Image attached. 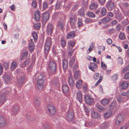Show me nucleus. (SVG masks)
<instances>
[{
	"instance_id": "58",
	"label": "nucleus",
	"mask_w": 129,
	"mask_h": 129,
	"mask_svg": "<svg viewBox=\"0 0 129 129\" xmlns=\"http://www.w3.org/2000/svg\"><path fill=\"white\" fill-rule=\"evenodd\" d=\"M124 78L125 79L129 78V71L126 73L124 75Z\"/></svg>"
},
{
	"instance_id": "63",
	"label": "nucleus",
	"mask_w": 129,
	"mask_h": 129,
	"mask_svg": "<svg viewBox=\"0 0 129 129\" xmlns=\"http://www.w3.org/2000/svg\"><path fill=\"white\" fill-rule=\"evenodd\" d=\"M61 6V5H60V3L58 2L56 4L55 8L57 9H59L60 8Z\"/></svg>"
},
{
	"instance_id": "51",
	"label": "nucleus",
	"mask_w": 129,
	"mask_h": 129,
	"mask_svg": "<svg viewBox=\"0 0 129 129\" xmlns=\"http://www.w3.org/2000/svg\"><path fill=\"white\" fill-rule=\"evenodd\" d=\"M92 20L90 18H86L85 19V22L87 23H90L92 22Z\"/></svg>"
},
{
	"instance_id": "48",
	"label": "nucleus",
	"mask_w": 129,
	"mask_h": 129,
	"mask_svg": "<svg viewBox=\"0 0 129 129\" xmlns=\"http://www.w3.org/2000/svg\"><path fill=\"white\" fill-rule=\"evenodd\" d=\"M89 66H91L95 69L97 68L98 67V65L96 63L93 62H91Z\"/></svg>"
},
{
	"instance_id": "64",
	"label": "nucleus",
	"mask_w": 129,
	"mask_h": 129,
	"mask_svg": "<svg viewBox=\"0 0 129 129\" xmlns=\"http://www.w3.org/2000/svg\"><path fill=\"white\" fill-rule=\"evenodd\" d=\"M4 66L5 68L6 69H7V68H8L9 67V63L8 62H5L4 63Z\"/></svg>"
},
{
	"instance_id": "16",
	"label": "nucleus",
	"mask_w": 129,
	"mask_h": 129,
	"mask_svg": "<svg viewBox=\"0 0 129 129\" xmlns=\"http://www.w3.org/2000/svg\"><path fill=\"white\" fill-rule=\"evenodd\" d=\"M34 16L35 20L37 21H39L40 20V13L39 11H36L35 12L34 14Z\"/></svg>"
},
{
	"instance_id": "25",
	"label": "nucleus",
	"mask_w": 129,
	"mask_h": 129,
	"mask_svg": "<svg viewBox=\"0 0 129 129\" xmlns=\"http://www.w3.org/2000/svg\"><path fill=\"white\" fill-rule=\"evenodd\" d=\"M129 83L127 81H123L121 85L122 89L126 88L128 85Z\"/></svg>"
},
{
	"instance_id": "12",
	"label": "nucleus",
	"mask_w": 129,
	"mask_h": 129,
	"mask_svg": "<svg viewBox=\"0 0 129 129\" xmlns=\"http://www.w3.org/2000/svg\"><path fill=\"white\" fill-rule=\"evenodd\" d=\"M2 78L5 82H9L10 80V78L9 75L6 73H5L3 75Z\"/></svg>"
},
{
	"instance_id": "18",
	"label": "nucleus",
	"mask_w": 129,
	"mask_h": 129,
	"mask_svg": "<svg viewBox=\"0 0 129 129\" xmlns=\"http://www.w3.org/2000/svg\"><path fill=\"white\" fill-rule=\"evenodd\" d=\"M28 52L27 51H24L21 54L20 59L22 60L26 58L27 56Z\"/></svg>"
},
{
	"instance_id": "34",
	"label": "nucleus",
	"mask_w": 129,
	"mask_h": 129,
	"mask_svg": "<svg viewBox=\"0 0 129 129\" xmlns=\"http://www.w3.org/2000/svg\"><path fill=\"white\" fill-rule=\"evenodd\" d=\"M82 82L81 80H79L77 81L76 86L78 88H80L82 86Z\"/></svg>"
},
{
	"instance_id": "21",
	"label": "nucleus",
	"mask_w": 129,
	"mask_h": 129,
	"mask_svg": "<svg viewBox=\"0 0 129 129\" xmlns=\"http://www.w3.org/2000/svg\"><path fill=\"white\" fill-rule=\"evenodd\" d=\"M20 110V108L19 106L15 105L14 106L13 110L12 112H13L14 114H16L19 112Z\"/></svg>"
},
{
	"instance_id": "19",
	"label": "nucleus",
	"mask_w": 129,
	"mask_h": 129,
	"mask_svg": "<svg viewBox=\"0 0 129 129\" xmlns=\"http://www.w3.org/2000/svg\"><path fill=\"white\" fill-rule=\"evenodd\" d=\"M62 63L63 69H66L68 67V61L66 58H64L62 60Z\"/></svg>"
},
{
	"instance_id": "9",
	"label": "nucleus",
	"mask_w": 129,
	"mask_h": 129,
	"mask_svg": "<svg viewBox=\"0 0 129 129\" xmlns=\"http://www.w3.org/2000/svg\"><path fill=\"white\" fill-rule=\"evenodd\" d=\"M106 7L109 10H111L114 8V5L111 1H109L107 3Z\"/></svg>"
},
{
	"instance_id": "11",
	"label": "nucleus",
	"mask_w": 129,
	"mask_h": 129,
	"mask_svg": "<svg viewBox=\"0 0 129 129\" xmlns=\"http://www.w3.org/2000/svg\"><path fill=\"white\" fill-rule=\"evenodd\" d=\"M53 29V25L51 24H49L47 26V31L48 35H51Z\"/></svg>"
},
{
	"instance_id": "44",
	"label": "nucleus",
	"mask_w": 129,
	"mask_h": 129,
	"mask_svg": "<svg viewBox=\"0 0 129 129\" xmlns=\"http://www.w3.org/2000/svg\"><path fill=\"white\" fill-rule=\"evenodd\" d=\"M34 102L36 105H38L41 103V102L40 99L35 98L34 100Z\"/></svg>"
},
{
	"instance_id": "53",
	"label": "nucleus",
	"mask_w": 129,
	"mask_h": 129,
	"mask_svg": "<svg viewBox=\"0 0 129 129\" xmlns=\"http://www.w3.org/2000/svg\"><path fill=\"white\" fill-rule=\"evenodd\" d=\"M32 6L34 8H36L37 6V3L36 1L34 0L32 3Z\"/></svg>"
},
{
	"instance_id": "32",
	"label": "nucleus",
	"mask_w": 129,
	"mask_h": 129,
	"mask_svg": "<svg viewBox=\"0 0 129 129\" xmlns=\"http://www.w3.org/2000/svg\"><path fill=\"white\" fill-rule=\"evenodd\" d=\"M58 26L61 29H62L64 27V23L63 21H59L58 22Z\"/></svg>"
},
{
	"instance_id": "14",
	"label": "nucleus",
	"mask_w": 129,
	"mask_h": 129,
	"mask_svg": "<svg viewBox=\"0 0 129 129\" xmlns=\"http://www.w3.org/2000/svg\"><path fill=\"white\" fill-rule=\"evenodd\" d=\"M49 15L48 12L47 11L43 14L42 18L44 20L47 21L49 19Z\"/></svg>"
},
{
	"instance_id": "54",
	"label": "nucleus",
	"mask_w": 129,
	"mask_h": 129,
	"mask_svg": "<svg viewBox=\"0 0 129 129\" xmlns=\"http://www.w3.org/2000/svg\"><path fill=\"white\" fill-rule=\"evenodd\" d=\"M103 78V77L102 76H100V77L99 78V80L97 81V82H96V83L95 84V85L96 86H97L98 85L99 83L101 82V81H102V80Z\"/></svg>"
},
{
	"instance_id": "28",
	"label": "nucleus",
	"mask_w": 129,
	"mask_h": 129,
	"mask_svg": "<svg viewBox=\"0 0 129 129\" xmlns=\"http://www.w3.org/2000/svg\"><path fill=\"white\" fill-rule=\"evenodd\" d=\"M85 9L83 8H81L78 11L79 15L82 16L84 17L85 16Z\"/></svg>"
},
{
	"instance_id": "57",
	"label": "nucleus",
	"mask_w": 129,
	"mask_h": 129,
	"mask_svg": "<svg viewBox=\"0 0 129 129\" xmlns=\"http://www.w3.org/2000/svg\"><path fill=\"white\" fill-rule=\"evenodd\" d=\"M50 46L48 45H45L44 50L46 51H49Z\"/></svg>"
},
{
	"instance_id": "3",
	"label": "nucleus",
	"mask_w": 129,
	"mask_h": 129,
	"mask_svg": "<svg viewBox=\"0 0 129 129\" xmlns=\"http://www.w3.org/2000/svg\"><path fill=\"white\" fill-rule=\"evenodd\" d=\"M16 73L17 75V76L19 77L18 79V80L19 83H22L24 80L25 75L24 73H23L20 71V70L17 69L16 70Z\"/></svg>"
},
{
	"instance_id": "33",
	"label": "nucleus",
	"mask_w": 129,
	"mask_h": 129,
	"mask_svg": "<svg viewBox=\"0 0 129 129\" xmlns=\"http://www.w3.org/2000/svg\"><path fill=\"white\" fill-rule=\"evenodd\" d=\"M116 106L115 103H112L109 107V109L110 111H111L112 112V110Z\"/></svg>"
},
{
	"instance_id": "13",
	"label": "nucleus",
	"mask_w": 129,
	"mask_h": 129,
	"mask_svg": "<svg viewBox=\"0 0 129 129\" xmlns=\"http://www.w3.org/2000/svg\"><path fill=\"white\" fill-rule=\"evenodd\" d=\"M91 117L94 119L100 118V114H98L96 112L93 111L91 113Z\"/></svg>"
},
{
	"instance_id": "56",
	"label": "nucleus",
	"mask_w": 129,
	"mask_h": 129,
	"mask_svg": "<svg viewBox=\"0 0 129 129\" xmlns=\"http://www.w3.org/2000/svg\"><path fill=\"white\" fill-rule=\"evenodd\" d=\"M121 28V26L120 24H118L116 26V28L117 31H119Z\"/></svg>"
},
{
	"instance_id": "50",
	"label": "nucleus",
	"mask_w": 129,
	"mask_h": 129,
	"mask_svg": "<svg viewBox=\"0 0 129 129\" xmlns=\"http://www.w3.org/2000/svg\"><path fill=\"white\" fill-rule=\"evenodd\" d=\"M88 15L89 17L92 18L94 17L95 16V14L90 12H88Z\"/></svg>"
},
{
	"instance_id": "20",
	"label": "nucleus",
	"mask_w": 129,
	"mask_h": 129,
	"mask_svg": "<svg viewBox=\"0 0 129 129\" xmlns=\"http://www.w3.org/2000/svg\"><path fill=\"white\" fill-rule=\"evenodd\" d=\"M81 95V93L80 91H78L77 93V98L80 103H82V98Z\"/></svg>"
},
{
	"instance_id": "55",
	"label": "nucleus",
	"mask_w": 129,
	"mask_h": 129,
	"mask_svg": "<svg viewBox=\"0 0 129 129\" xmlns=\"http://www.w3.org/2000/svg\"><path fill=\"white\" fill-rule=\"evenodd\" d=\"M99 77V74L98 73H95L93 76V78L95 80L98 79Z\"/></svg>"
},
{
	"instance_id": "4",
	"label": "nucleus",
	"mask_w": 129,
	"mask_h": 129,
	"mask_svg": "<svg viewBox=\"0 0 129 129\" xmlns=\"http://www.w3.org/2000/svg\"><path fill=\"white\" fill-rule=\"evenodd\" d=\"M48 114L50 115H54L56 112V108L53 106L49 105L47 106Z\"/></svg>"
},
{
	"instance_id": "42",
	"label": "nucleus",
	"mask_w": 129,
	"mask_h": 129,
	"mask_svg": "<svg viewBox=\"0 0 129 129\" xmlns=\"http://www.w3.org/2000/svg\"><path fill=\"white\" fill-rule=\"evenodd\" d=\"M42 128L43 129H49L50 128L49 125L47 123L42 124Z\"/></svg>"
},
{
	"instance_id": "49",
	"label": "nucleus",
	"mask_w": 129,
	"mask_h": 129,
	"mask_svg": "<svg viewBox=\"0 0 129 129\" xmlns=\"http://www.w3.org/2000/svg\"><path fill=\"white\" fill-rule=\"evenodd\" d=\"M120 34L119 36V38L121 40L124 39L125 38V36L124 34L121 33V32H120Z\"/></svg>"
},
{
	"instance_id": "41",
	"label": "nucleus",
	"mask_w": 129,
	"mask_h": 129,
	"mask_svg": "<svg viewBox=\"0 0 129 129\" xmlns=\"http://www.w3.org/2000/svg\"><path fill=\"white\" fill-rule=\"evenodd\" d=\"M106 12L107 11L106 9L105 8H103L101 9L100 14H101L102 16H103L105 15Z\"/></svg>"
},
{
	"instance_id": "17",
	"label": "nucleus",
	"mask_w": 129,
	"mask_h": 129,
	"mask_svg": "<svg viewBox=\"0 0 129 129\" xmlns=\"http://www.w3.org/2000/svg\"><path fill=\"white\" fill-rule=\"evenodd\" d=\"M62 89L63 93H67L68 91L69 90V87L68 85L66 84L63 85L62 86Z\"/></svg>"
},
{
	"instance_id": "10",
	"label": "nucleus",
	"mask_w": 129,
	"mask_h": 129,
	"mask_svg": "<svg viewBox=\"0 0 129 129\" xmlns=\"http://www.w3.org/2000/svg\"><path fill=\"white\" fill-rule=\"evenodd\" d=\"M68 115L67 116V120L68 121H71L73 119L74 114L73 111H68L67 112Z\"/></svg>"
},
{
	"instance_id": "1",
	"label": "nucleus",
	"mask_w": 129,
	"mask_h": 129,
	"mask_svg": "<svg viewBox=\"0 0 129 129\" xmlns=\"http://www.w3.org/2000/svg\"><path fill=\"white\" fill-rule=\"evenodd\" d=\"M45 77V76L42 74H41L38 77L37 85L39 89L41 90L42 89L44 84V79Z\"/></svg>"
},
{
	"instance_id": "45",
	"label": "nucleus",
	"mask_w": 129,
	"mask_h": 129,
	"mask_svg": "<svg viewBox=\"0 0 129 129\" xmlns=\"http://www.w3.org/2000/svg\"><path fill=\"white\" fill-rule=\"evenodd\" d=\"M33 36L34 39L35 41H36L37 40L38 35L36 32H34L32 34Z\"/></svg>"
},
{
	"instance_id": "46",
	"label": "nucleus",
	"mask_w": 129,
	"mask_h": 129,
	"mask_svg": "<svg viewBox=\"0 0 129 129\" xmlns=\"http://www.w3.org/2000/svg\"><path fill=\"white\" fill-rule=\"evenodd\" d=\"M101 66L103 69L105 70L107 69V66L105 63H104L103 61L101 62Z\"/></svg>"
},
{
	"instance_id": "39",
	"label": "nucleus",
	"mask_w": 129,
	"mask_h": 129,
	"mask_svg": "<svg viewBox=\"0 0 129 129\" xmlns=\"http://www.w3.org/2000/svg\"><path fill=\"white\" fill-rule=\"evenodd\" d=\"M96 108L98 109V110L100 112H101L104 110L105 109L102 106L100 105H98L96 106Z\"/></svg>"
},
{
	"instance_id": "29",
	"label": "nucleus",
	"mask_w": 129,
	"mask_h": 129,
	"mask_svg": "<svg viewBox=\"0 0 129 129\" xmlns=\"http://www.w3.org/2000/svg\"><path fill=\"white\" fill-rule=\"evenodd\" d=\"M69 84L71 86L73 87L75 85V81L73 80L72 78H70L68 80Z\"/></svg>"
},
{
	"instance_id": "2",
	"label": "nucleus",
	"mask_w": 129,
	"mask_h": 129,
	"mask_svg": "<svg viewBox=\"0 0 129 129\" xmlns=\"http://www.w3.org/2000/svg\"><path fill=\"white\" fill-rule=\"evenodd\" d=\"M9 92L5 90H2L0 93V104H3L6 100V97Z\"/></svg>"
},
{
	"instance_id": "26",
	"label": "nucleus",
	"mask_w": 129,
	"mask_h": 129,
	"mask_svg": "<svg viewBox=\"0 0 129 129\" xmlns=\"http://www.w3.org/2000/svg\"><path fill=\"white\" fill-rule=\"evenodd\" d=\"M112 113L111 111L109 110L104 114V117L106 118H109L111 115Z\"/></svg>"
},
{
	"instance_id": "7",
	"label": "nucleus",
	"mask_w": 129,
	"mask_h": 129,
	"mask_svg": "<svg viewBox=\"0 0 129 129\" xmlns=\"http://www.w3.org/2000/svg\"><path fill=\"white\" fill-rule=\"evenodd\" d=\"M49 69L52 72H55L56 69V63L53 62H50L49 65Z\"/></svg>"
},
{
	"instance_id": "23",
	"label": "nucleus",
	"mask_w": 129,
	"mask_h": 129,
	"mask_svg": "<svg viewBox=\"0 0 129 129\" xmlns=\"http://www.w3.org/2000/svg\"><path fill=\"white\" fill-rule=\"evenodd\" d=\"M111 18L108 17H105L102 19L101 20L102 21V23L103 24H106L110 22L111 20Z\"/></svg>"
},
{
	"instance_id": "37",
	"label": "nucleus",
	"mask_w": 129,
	"mask_h": 129,
	"mask_svg": "<svg viewBox=\"0 0 129 129\" xmlns=\"http://www.w3.org/2000/svg\"><path fill=\"white\" fill-rule=\"evenodd\" d=\"M75 59L73 57H72V58L71 59L69 62V66L70 67H72L74 62L75 61Z\"/></svg>"
},
{
	"instance_id": "61",
	"label": "nucleus",
	"mask_w": 129,
	"mask_h": 129,
	"mask_svg": "<svg viewBox=\"0 0 129 129\" xmlns=\"http://www.w3.org/2000/svg\"><path fill=\"white\" fill-rule=\"evenodd\" d=\"M34 27L36 29H39L40 27V25L38 24H35L34 25Z\"/></svg>"
},
{
	"instance_id": "59",
	"label": "nucleus",
	"mask_w": 129,
	"mask_h": 129,
	"mask_svg": "<svg viewBox=\"0 0 129 129\" xmlns=\"http://www.w3.org/2000/svg\"><path fill=\"white\" fill-rule=\"evenodd\" d=\"M106 0H98V2L99 4L101 5H104Z\"/></svg>"
},
{
	"instance_id": "30",
	"label": "nucleus",
	"mask_w": 129,
	"mask_h": 129,
	"mask_svg": "<svg viewBox=\"0 0 129 129\" xmlns=\"http://www.w3.org/2000/svg\"><path fill=\"white\" fill-rule=\"evenodd\" d=\"M82 19L78 18V27H82L84 26V24L82 23Z\"/></svg>"
},
{
	"instance_id": "43",
	"label": "nucleus",
	"mask_w": 129,
	"mask_h": 129,
	"mask_svg": "<svg viewBox=\"0 0 129 129\" xmlns=\"http://www.w3.org/2000/svg\"><path fill=\"white\" fill-rule=\"evenodd\" d=\"M30 60L27 58L26 59V60L24 62V63L22 64V67H24L26 66L27 65H28V64L30 62Z\"/></svg>"
},
{
	"instance_id": "60",
	"label": "nucleus",
	"mask_w": 129,
	"mask_h": 129,
	"mask_svg": "<svg viewBox=\"0 0 129 129\" xmlns=\"http://www.w3.org/2000/svg\"><path fill=\"white\" fill-rule=\"evenodd\" d=\"M48 4H47L46 2L45 3L44 2L43 5V9H45L46 8H47Z\"/></svg>"
},
{
	"instance_id": "38",
	"label": "nucleus",
	"mask_w": 129,
	"mask_h": 129,
	"mask_svg": "<svg viewBox=\"0 0 129 129\" xmlns=\"http://www.w3.org/2000/svg\"><path fill=\"white\" fill-rule=\"evenodd\" d=\"M108 123L107 122H104L101 125V128L102 129H105L107 127Z\"/></svg>"
},
{
	"instance_id": "15",
	"label": "nucleus",
	"mask_w": 129,
	"mask_h": 129,
	"mask_svg": "<svg viewBox=\"0 0 129 129\" xmlns=\"http://www.w3.org/2000/svg\"><path fill=\"white\" fill-rule=\"evenodd\" d=\"M76 19L75 18V15L72 16V17H71L70 18V24L72 26H75V22H76Z\"/></svg>"
},
{
	"instance_id": "62",
	"label": "nucleus",
	"mask_w": 129,
	"mask_h": 129,
	"mask_svg": "<svg viewBox=\"0 0 129 129\" xmlns=\"http://www.w3.org/2000/svg\"><path fill=\"white\" fill-rule=\"evenodd\" d=\"M117 100L119 103L122 102V100L120 95L118 96Z\"/></svg>"
},
{
	"instance_id": "24",
	"label": "nucleus",
	"mask_w": 129,
	"mask_h": 129,
	"mask_svg": "<svg viewBox=\"0 0 129 129\" xmlns=\"http://www.w3.org/2000/svg\"><path fill=\"white\" fill-rule=\"evenodd\" d=\"M75 45V43L74 42L69 41L68 42L67 47L69 49H71L74 47Z\"/></svg>"
},
{
	"instance_id": "40",
	"label": "nucleus",
	"mask_w": 129,
	"mask_h": 129,
	"mask_svg": "<svg viewBox=\"0 0 129 129\" xmlns=\"http://www.w3.org/2000/svg\"><path fill=\"white\" fill-rule=\"evenodd\" d=\"M16 67V62H13L12 63L11 66L10 67V69L13 71Z\"/></svg>"
},
{
	"instance_id": "47",
	"label": "nucleus",
	"mask_w": 129,
	"mask_h": 129,
	"mask_svg": "<svg viewBox=\"0 0 129 129\" xmlns=\"http://www.w3.org/2000/svg\"><path fill=\"white\" fill-rule=\"evenodd\" d=\"M117 62L119 64H122L123 63L122 58L121 57H119L117 59Z\"/></svg>"
},
{
	"instance_id": "35",
	"label": "nucleus",
	"mask_w": 129,
	"mask_h": 129,
	"mask_svg": "<svg viewBox=\"0 0 129 129\" xmlns=\"http://www.w3.org/2000/svg\"><path fill=\"white\" fill-rule=\"evenodd\" d=\"M45 43V45H48L49 46H51L52 44V40L51 38H49L47 39L46 42Z\"/></svg>"
},
{
	"instance_id": "5",
	"label": "nucleus",
	"mask_w": 129,
	"mask_h": 129,
	"mask_svg": "<svg viewBox=\"0 0 129 129\" xmlns=\"http://www.w3.org/2000/svg\"><path fill=\"white\" fill-rule=\"evenodd\" d=\"M117 120L116 123L117 125H119L121 122H123L124 118L123 116L120 114H119L116 116Z\"/></svg>"
},
{
	"instance_id": "31",
	"label": "nucleus",
	"mask_w": 129,
	"mask_h": 129,
	"mask_svg": "<svg viewBox=\"0 0 129 129\" xmlns=\"http://www.w3.org/2000/svg\"><path fill=\"white\" fill-rule=\"evenodd\" d=\"M98 5L96 3H93L90 5L89 8L91 9H94L97 8Z\"/></svg>"
},
{
	"instance_id": "52",
	"label": "nucleus",
	"mask_w": 129,
	"mask_h": 129,
	"mask_svg": "<svg viewBox=\"0 0 129 129\" xmlns=\"http://www.w3.org/2000/svg\"><path fill=\"white\" fill-rule=\"evenodd\" d=\"M79 73V72L77 71L74 74V78L75 79H76L79 78V76L80 75V74L79 73Z\"/></svg>"
},
{
	"instance_id": "8",
	"label": "nucleus",
	"mask_w": 129,
	"mask_h": 129,
	"mask_svg": "<svg viewBox=\"0 0 129 129\" xmlns=\"http://www.w3.org/2000/svg\"><path fill=\"white\" fill-rule=\"evenodd\" d=\"M7 124V122L6 119L3 116H0V127H3Z\"/></svg>"
},
{
	"instance_id": "36",
	"label": "nucleus",
	"mask_w": 129,
	"mask_h": 129,
	"mask_svg": "<svg viewBox=\"0 0 129 129\" xmlns=\"http://www.w3.org/2000/svg\"><path fill=\"white\" fill-rule=\"evenodd\" d=\"M109 100L107 99H104L101 102V103L104 106L107 105L109 101Z\"/></svg>"
},
{
	"instance_id": "6",
	"label": "nucleus",
	"mask_w": 129,
	"mask_h": 129,
	"mask_svg": "<svg viewBox=\"0 0 129 129\" xmlns=\"http://www.w3.org/2000/svg\"><path fill=\"white\" fill-rule=\"evenodd\" d=\"M84 99L86 103L90 105L92 104L93 102V99L91 96H89L88 95H85Z\"/></svg>"
},
{
	"instance_id": "22",
	"label": "nucleus",
	"mask_w": 129,
	"mask_h": 129,
	"mask_svg": "<svg viewBox=\"0 0 129 129\" xmlns=\"http://www.w3.org/2000/svg\"><path fill=\"white\" fill-rule=\"evenodd\" d=\"M75 31H70L68 35L67 38L68 39L73 38L75 36Z\"/></svg>"
},
{
	"instance_id": "27",
	"label": "nucleus",
	"mask_w": 129,
	"mask_h": 129,
	"mask_svg": "<svg viewBox=\"0 0 129 129\" xmlns=\"http://www.w3.org/2000/svg\"><path fill=\"white\" fill-rule=\"evenodd\" d=\"M60 42L61 43V45L62 47L64 48L66 46V41L63 37H62L61 38Z\"/></svg>"
}]
</instances>
